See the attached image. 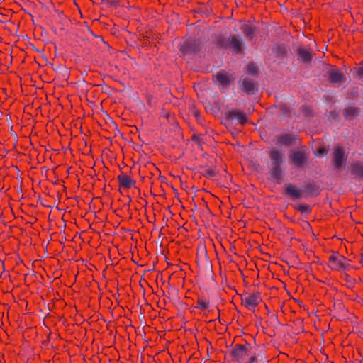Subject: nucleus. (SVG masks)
Returning <instances> with one entry per match:
<instances>
[{
  "mask_svg": "<svg viewBox=\"0 0 363 363\" xmlns=\"http://www.w3.org/2000/svg\"><path fill=\"white\" fill-rule=\"evenodd\" d=\"M328 267L332 270L345 271L351 268L347 259L338 252H333L328 257Z\"/></svg>",
  "mask_w": 363,
  "mask_h": 363,
  "instance_id": "nucleus-1",
  "label": "nucleus"
},
{
  "mask_svg": "<svg viewBox=\"0 0 363 363\" xmlns=\"http://www.w3.org/2000/svg\"><path fill=\"white\" fill-rule=\"evenodd\" d=\"M250 350V345L248 343L235 345L230 351L232 359L238 363H243L249 355Z\"/></svg>",
  "mask_w": 363,
  "mask_h": 363,
  "instance_id": "nucleus-2",
  "label": "nucleus"
},
{
  "mask_svg": "<svg viewBox=\"0 0 363 363\" xmlns=\"http://www.w3.org/2000/svg\"><path fill=\"white\" fill-rule=\"evenodd\" d=\"M261 301L262 297L259 292L244 294L241 297L242 305L250 311H255Z\"/></svg>",
  "mask_w": 363,
  "mask_h": 363,
  "instance_id": "nucleus-3",
  "label": "nucleus"
},
{
  "mask_svg": "<svg viewBox=\"0 0 363 363\" xmlns=\"http://www.w3.org/2000/svg\"><path fill=\"white\" fill-rule=\"evenodd\" d=\"M333 155V162L334 167L336 169H340L342 167L344 161L346 160V156H345V150H344L343 147H336L334 149Z\"/></svg>",
  "mask_w": 363,
  "mask_h": 363,
  "instance_id": "nucleus-4",
  "label": "nucleus"
},
{
  "mask_svg": "<svg viewBox=\"0 0 363 363\" xmlns=\"http://www.w3.org/2000/svg\"><path fill=\"white\" fill-rule=\"evenodd\" d=\"M180 50L183 53L188 54L198 52L200 46L196 40H189L181 45Z\"/></svg>",
  "mask_w": 363,
  "mask_h": 363,
  "instance_id": "nucleus-5",
  "label": "nucleus"
},
{
  "mask_svg": "<svg viewBox=\"0 0 363 363\" xmlns=\"http://www.w3.org/2000/svg\"><path fill=\"white\" fill-rule=\"evenodd\" d=\"M344 76L338 68L333 67L328 71V79L331 83L340 84L342 82Z\"/></svg>",
  "mask_w": 363,
  "mask_h": 363,
  "instance_id": "nucleus-6",
  "label": "nucleus"
},
{
  "mask_svg": "<svg viewBox=\"0 0 363 363\" xmlns=\"http://www.w3.org/2000/svg\"><path fill=\"white\" fill-rule=\"evenodd\" d=\"M293 164L296 167L302 166L307 159L306 154L302 151H296L290 155Z\"/></svg>",
  "mask_w": 363,
  "mask_h": 363,
  "instance_id": "nucleus-7",
  "label": "nucleus"
},
{
  "mask_svg": "<svg viewBox=\"0 0 363 363\" xmlns=\"http://www.w3.org/2000/svg\"><path fill=\"white\" fill-rule=\"evenodd\" d=\"M228 116L231 120H237L241 124H245L247 121L246 114L241 111L233 110L229 112Z\"/></svg>",
  "mask_w": 363,
  "mask_h": 363,
  "instance_id": "nucleus-8",
  "label": "nucleus"
},
{
  "mask_svg": "<svg viewBox=\"0 0 363 363\" xmlns=\"http://www.w3.org/2000/svg\"><path fill=\"white\" fill-rule=\"evenodd\" d=\"M285 193L293 199H298L301 196L302 191L295 185L289 184L285 186Z\"/></svg>",
  "mask_w": 363,
  "mask_h": 363,
  "instance_id": "nucleus-9",
  "label": "nucleus"
},
{
  "mask_svg": "<svg viewBox=\"0 0 363 363\" xmlns=\"http://www.w3.org/2000/svg\"><path fill=\"white\" fill-rule=\"evenodd\" d=\"M272 165H281L283 162V154L277 150H272L269 152Z\"/></svg>",
  "mask_w": 363,
  "mask_h": 363,
  "instance_id": "nucleus-10",
  "label": "nucleus"
},
{
  "mask_svg": "<svg viewBox=\"0 0 363 363\" xmlns=\"http://www.w3.org/2000/svg\"><path fill=\"white\" fill-rule=\"evenodd\" d=\"M121 186L130 189L135 184V181L132 178L126 174H121L118 177Z\"/></svg>",
  "mask_w": 363,
  "mask_h": 363,
  "instance_id": "nucleus-11",
  "label": "nucleus"
},
{
  "mask_svg": "<svg viewBox=\"0 0 363 363\" xmlns=\"http://www.w3.org/2000/svg\"><path fill=\"white\" fill-rule=\"evenodd\" d=\"M242 89L249 94H252L257 90L256 84L252 80L248 79L243 80Z\"/></svg>",
  "mask_w": 363,
  "mask_h": 363,
  "instance_id": "nucleus-12",
  "label": "nucleus"
},
{
  "mask_svg": "<svg viewBox=\"0 0 363 363\" xmlns=\"http://www.w3.org/2000/svg\"><path fill=\"white\" fill-rule=\"evenodd\" d=\"M351 174L354 178L363 179V164L362 162L354 164L351 167Z\"/></svg>",
  "mask_w": 363,
  "mask_h": 363,
  "instance_id": "nucleus-13",
  "label": "nucleus"
},
{
  "mask_svg": "<svg viewBox=\"0 0 363 363\" xmlns=\"http://www.w3.org/2000/svg\"><path fill=\"white\" fill-rule=\"evenodd\" d=\"M215 79L216 82L222 86H226L230 82L228 74L224 71L218 72L215 76Z\"/></svg>",
  "mask_w": 363,
  "mask_h": 363,
  "instance_id": "nucleus-14",
  "label": "nucleus"
},
{
  "mask_svg": "<svg viewBox=\"0 0 363 363\" xmlns=\"http://www.w3.org/2000/svg\"><path fill=\"white\" fill-rule=\"evenodd\" d=\"M209 304L210 303L208 299L199 297L196 301L195 308L204 311L209 307Z\"/></svg>",
  "mask_w": 363,
  "mask_h": 363,
  "instance_id": "nucleus-15",
  "label": "nucleus"
},
{
  "mask_svg": "<svg viewBox=\"0 0 363 363\" xmlns=\"http://www.w3.org/2000/svg\"><path fill=\"white\" fill-rule=\"evenodd\" d=\"M242 31L246 37L252 40L255 34V28L250 24H244L241 28Z\"/></svg>",
  "mask_w": 363,
  "mask_h": 363,
  "instance_id": "nucleus-16",
  "label": "nucleus"
},
{
  "mask_svg": "<svg viewBox=\"0 0 363 363\" xmlns=\"http://www.w3.org/2000/svg\"><path fill=\"white\" fill-rule=\"evenodd\" d=\"M281 165H272L271 174L277 181H279L281 178Z\"/></svg>",
  "mask_w": 363,
  "mask_h": 363,
  "instance_id": "nucleus-17",
  "label": "nucleus"
},
{
  "mask_svg": "<svg viewBox=\"0 0 363 363\" xmlns=\"http://www.w3.org/2000/svg\"><path fill=\"white\" fill-rule=\"evenodd\" d=\"M230 46L233 49V50L236 52H239L242 50L241 42L240 40L235 36H233L230 40Z\"/></svg>",
  "mask_w": 363,
  "mask_h": 363,
  "instance_id": "nucleus-18",
  "label": "nucleus"
},
{
  "mask_svg": "<svg viewBox=\"0 0 363 363\" xmlns=\"http://www.w3.org/2000/svg\"><path fill=\"white\" fill-rule=\"evenodd\" d=\"M292 140H293V136L291 134H284V135H280L277 138L278 143L283 144V145H289L291 143Z\"/></svg>",
  "mask_w": 363,
  "mask_h": 363,
  "instance_id": "nucleus-19",
  "label": "nucleus"
},
{
  "mask_svg": "<svg viewBox=\"0 0 363 363\" xmlns=\"http://www.w3.org/2000/svg\"><path fill=\"white\" fill-rule=\"evenodd\" d=\"M298 55L304 62H308L311 59L310 52L305 49H300L298 50Z\"/></svg>",
  "mask_w": 363,
  "mask_h": 363,
  "instance_id": "nucleus-20",
  "label": "nucleus"
},
{
  "mask_svg": "<svg viewBox=\"0 0 363 363\" xmlns=\"http://www.w3.org/2000/svg\"><path fill=\"white\" fill-rule=\"evenodd\" d=\"M357 114V110L355 108L349 107L345 110L344 116L347 119H351Z\"/></svg>",
  "mask_w": 363,
  "mask_h": 363,
  "instance_id": "nucleus-21",
  "label": "nucleus"
},
{
  "mask_svg": "<svg viewBox=\"0 0 363 363\" xmlns=\"http://www.w3.org/2000/svg\"><path fill=\"white\" fill-rule=\"evenodd\" d=\"M247 72L252 75H255L257 73V68L255 63L250 62L247 65Z\"/></svg>",
  "mask_w": 363,
  "mask_h": 363,
  "instance_id": "nucleus-22",
  "label": "nucleus"
},
{
  "mask_svg": "<svg viewBox=\"0 0 363 363\" xmlns=\"http://www.w3.org/2000/svg\"><path fill=\"white\" fill-rule=\"evenodd\" d=\"M326 154V150L324 147H318V150H316L315 155L318 157H322L324 155Z\"/></svg>",
  "mask_w": 363,
  "mask_h": 363,
  "instance_id": "nucleus-23",
  "label": "nucleus"
},
{
  "mask_svg": "<svg viewBox=\"0 0 363 363\" xmlns=\"http://www.w3.org/2000/svg\"><path fill=\"white\" fill-rule=\"evenodd\" d=\"M299 211H301L302 213L307 212L310 210V208L308 205H301L298 207Z\"/></svg>",
  "mask_w": 363,
  "mask_h": 363,
  "instance_id": "nucleus-24",
  "label": "nucleus"
},
{
  "mask_svg": "<svg viewBox=\"0 0 363 363\" xmlns=\"http://www.w3.org/2000/svg\"><path fill=\"white\" fill-rule=\"evenodd\" d=\"M357 74L360 77H363V65L359 67L358 69H357Z\"/></svg>",
  "mask_w": 363,
  "mask_h": 363,
  "instance_id": "nucleus-25",
  "label": "nucleus"
},
{
  "mask_svg": "<svg viewBox=\"0 0 363 363\" xmlns=\"http://www.w3.org/2000/svg\"><path fill=\"white\" fill-rule=\"evenodd\" d=\"M344 277H345V279L347 281H348V282H352V278H351V277H350L347 274H345L344 275Z\"/></svg>",
  "mask_w": 363,
  "mask_h": 363,
  "instance_id": "nucleus-26",
  "label": "nucleus"
},
{
  "mask_svg": "<svg viewBox=\"0 0 363 363\" xmlns=\"http://www.w3.org/2000/svg\"><path fill=\"white\" fill-rule=\"evenodd\" d=\"M255 360V357H252L245 363H253Z\"/></svg>",
  "mask_w": 363,
  "mask_h": 363,
  "instance_id": "nucleus-27",
  "label": "nucleus"
},
{
  "mask_svg": "<svg viewBox=\"0 0 363 363\" xmlns=\"http://www.w3.org/2000/svg\"><path fill=\"white\" fill-rule=\"evenodd\" d=\"M359 263L362 264V266L363 267V252L360 255V259H359Z\"/></svg>",
  "mask_w": 363,
  "mask_h": 363,
  "instance_id": "nucleus-28",
  "label": "nucleus"
}]
</instances>
